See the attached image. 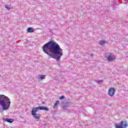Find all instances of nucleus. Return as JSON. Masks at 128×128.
Returning <instances> with one entry per match:
<instances>
[{
  "instance_id": "nucleus-1",
  "label": "nucleus",
  "mask_w": 128,
  "mask_h": 128,
  "mask_svg": "<svg viewBox=\"0 0 128 128\" xmlns=\"http://www.w3.org/2000/svg\"><path fill=\"white\" fill-rule=\"evenodd\" d=\"M42 48L44 52L50 58H54L56 62H60V60L64 56L62 48L54 41H50L44 44Z\"/></svg>"
},
{
  "instance_id": "nucleus-2",
  "label": "nucleus",
  "mask_w": 128,
  "mask_h": 128,
  "mask_svg": "<svg viewBox=\"0 0 128 128\" xmlns=\"http://www.w3.org/2000/svg\"><path fill=\"white\" fill-rule=\"evenodd\" d=\"M0 105L4 110L8 109L10 106V99L4 95H0Z\"/></svg>"
},
{
  "instance_id": "nucleus-3",
  "label": "nucleus",
  "mask_w": 128,
  "mask_h": 128,
  "mask_svg": "<svg viewBox=\"0 0 128 128\" xmlns=\"http://www.w3.org/2000/svg\"><path fill=\"white\" fill-rule=\"evenodd\" d=\"M38 110L36 108H33L32 111L31 112L33 116L34 120L36 121L39 120L40 118V114H36L38 112Z\"/></svg>"
},
{
  "instance_id": "nucleus-4",
  "label": "nucleus",
  "mask_w": 128,
  "mask_h": 128,
  "mask_svg": "<svg viewBox=\"0 0 128 128\" xmlns=\"http://www.w3.org/2000/svg\"><path fill=\"white\" fill-rule=\"evenodd\" d=\"M116 128H128V124H124V122L122 121L120 124H116Z\"/></svg>"
},
{
  "instance_id": "nucleus-5",
  "label": "nucleus",
  "mask_w": 128,
  "mask_h": 128,
  "mask_svg": "<svg viewBox=\"0 0 128 128\" xmlns=\"http://www.w3.org/2000/svg\"><path fill=\"white\" fill-rule=\"evenodd\" d=\"M116 94V89L114 88H110L108 91V94L110 96H114Z\"/></svg>"
},
{
  "instance_id": "nucleus-6",
  "label": "nucleus",
  "mask_w": 128,
  "mask_h": 128,
  "mask_svg": "<svg viewBox=\"0 0 128 128\" xmlns=\"http://www.w3.org/2000/svg\"><path fill=\"white\" fill-rule=\"evenodd\" d=\"M116 60V56L112 53L110 54L107 56V60L108 62H112V60Z\"/></svg>"
},
{
  "instance_id": "nucleus-7",
  "label": "nucleus",
  "mask_w": 128,
  "mask_h": 128,
  "mask_svg": "<svg viewBox=\"0 0 128 128\" xmlns=\"http://www.w3.org/2000/svg\"><path fill=\"white\" fill-rule=\"evenodd\" d=\"M36 108L38 110H46V112H48L49 109L48 108H47L46 106H38V107H36Z\"/></svg>"
},
{
  "instance_id": "nucleus-8",
  "label": "nucleus",
  "mask_w": 128,
  "mask_h": 128,
  "mask_svg": "<svg viewBox=\"0 0 128 128\" xmlns=\"http://www.w3.org/2000/svg\"><path fill=\"white\" fill-rule=\"evenodd\" d=\"M46 76L40 74L38 76V78L39 80H42L46 78Z\"/></svg>"
},
{
  "instance_id": "nucleus-9",
  "label": "nucleus",
  "mask_w": 128,
  "mask_h": 128,
  "mask_svg": "<svg viewBox=\"0 0 128 128\" xmlns=\"http://www.w3.org/2000/svg\"><path fill=\"white\" fill-rule=\"evenodd\" d=\"M4 122H10V124H12L14 122L13 120L12 119H8V118H6L4 119Z\"/></svg>"
},
{
  "instance_id": "nucleus-10",
  "label": "nucleus",
  "mask_w": 128,
  "mask_h": 128,
  "mask_svg": "<svg viewBox=\"0 0 128 128\" xmlns=\"http://www.w3.org/2000/svg\"><path fill=\"white\" fill-rule=\"evenodd\" d=\"M106 44V40H102L99 42L98 44L102 46V44Z\"/></svg>"
},
{
  "instance_id": "nucleus-11",
  "label": "nucleus",
  "mask_w": 128,
  "mask_h": 128,
  "mask_svg": "<svg viewBox=\"0 0 128 128\" xmlns=\"http://www.w3.org/2000/svg\"><path fill=\"white\" fill-rule=\"evenodd\" d=\"M94 82L98 84H102V82H104V80H94Z\"/></svg>"
},
{
  "instance_id": "nucleus-12",
  "label": "nucleus",
  "mask_w": 128,
  "mask_h": 128,
  "mask_svg": "<svg viewBox=\"0 0 128 128\" xmlns=\"http://www.w3.org/2000/svg\"><path fill=\"white\" fill-rule=\"evenodd\" d=\"M28 32H34V30L32 29V28H29L27 29Z\"/></svg>"
},
{
  "instance_id": "nucleus-13",
  "label": "nucleus",
  "mask_w": 128,
  "mask_h": 128,
  "mask_svg": "<svg viewBox=\"0 0 128 128\" xmlns=\"http://www.w3.org/2000/svg\"><path fill=\"white\" fill-rule=\"evenodd\" d=\"M58 104H60V101L59 100H57L56 101V103L54 104V108H58Z\"/></svg>"
},
{
  "instance_id": "nucleus-14",
  "label": "nucleus",
  "mask_w": 128,
  "mask_h": 128,
  "mask_svg": "<svg viewBox=\"0 0 128 128\" xmlns=\"http://www.w3.org/2000/svg\"><path fill=\"white\" fill-rule=\"evenodd\" d=\"M68 109V106H66V105H65L64 106V110H67Z\"/></svg>"
},
{
  "instance_id": "nucleus-15",
  "label": "nucleus",
  "mask_w": 128,
  "mask_h": 128,
  "mask_svg": "<svg viewBox=\"0 0 128 128\" xmlns=\"http://www.w3.org/2000/svg\"><path fill=\"white\" fill-rule=\"evenodd\" d=\"M5 8H6V9L8 10H10V8H12L10 7V6H8V5H6V6H5Z\"/></svg>"
},
{
  "instance_id": "nucleus-16",
  "label": "nucleus",
  "mask_w": 128,
  "mask_h": 128,
  "mask_svg": "<svg viewBox=\"0 0 128 128\" xmlns=\"http://www.w3.org/2000/svg\"><path fill=\"white\" fill-rule=\"evenodd\" d=\"M64 96H62L61 97H60V100H64Z\"/></svg>"
},
{
  "instance_id": "nucleus-17",
  "label": "nucleus",
  "mask_w": 128,
  "mask_h": 128,
  "mask_svg": "<svg viewBox=\"0 0 128 128\" xmlns=\"http://www.w3.org/2000/svg\"><path fill=\"white\" fill-rule=\"evenodd\" d=\"M90 56H94V54H90Z\"/></svg>"
},
{
  "instance_id": "nucleus-18",
  "label": "nucleus",
  "mask_w": 128,
  "mask_h": 128,
  "mask_svg": "<svg viewBox=\"0 0 128 128\" xmlns=\"http://www.w3.org/2000/svg\"><path fill=\"white\" fill-rule=\"evenodd\" d=\"M2 76L0 74V78Z\"/></svg>"
}]
</instances>
